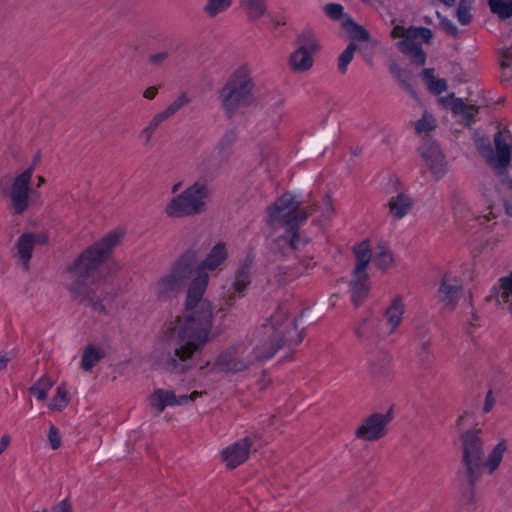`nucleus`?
Segmentation results:
<instances>
[{
  "label": "nucleus",
  "instance_id": "nucleus-1",
  "mask_svg": "<svg viewBox=\"0 0 512 512\" xmlns=\"http://www.w3.org/2000/svg\"><path fill=\"white\" fill-rule=\"evenodd\" d=\"M226 257L227 253L222 244L214 246L207 258L201 262L196 255L197 261L193 271L196 277L187 292V314L185 317L177 318L167 328L168 350L159 361L162 369L182 374L194 365V355L207 341L212 321L211 305L203 299L208 284L206 270L217 269Z\"/></svg>",
  "mask_w": 512,
  "mask_h": 512
},
{
  "label": "nucleus",
  "instance_id": "nucleus-2",
  "mask_svg": "<svg viewBox=\"0 0 512 512\" xmlns=\"http://www.w3.org/2000/svg\"><path fill=\"white\" fill-rule=\"evenodd\" d=\"M308 211L301 208L300 202L289 193H285L268 208V222L274 233V249L283 255L304 246V241L298 236L297 230L306 221Z\"/></svg>",
  "mask_w": 512,
  "mask_h": 512
},
{
  "label": "nucleus",
  "instance_id": "nucleus-3",
  "mask_svg": "<svg viewBox=\"0 0 512 512\" xmlns=\"http://www.w3.org/2000/svg\"><path fill=\"white\" fill-rule=\"evenodd\" d=\"M480 434V429H471L460 437L462 442V464L465 469V477L471 488L480 478L484 467L488 468L489 473H493L497 469L506 451V444L501 441L485 458L484 441Z\"/></svg>",
  "mask_w": 512,
  "mask_h": 512
},
{
  "label": "nucleus",
  "instance_id": "nucleus-4",
  "mask_svg": "<svg viewBox=\"0 0 512 512\" xmlns=\"http://www.w3.org/2000/svg\"><path fill=\"white\" fill-rule=\"evenodd\" d=\"M279 345L273 343L239 344L226 350L216 360L215 365L226 373H240L259 366L264 360L274 356Z\"/></svg>",
  "mask_w": 512,
  "mask_h": 512
},
{
  "label": "nucleus",
  "instance_id": "nucleus-5",
  "mask_svg": "<svg viewBox=\"0 0 512 512\" xmlns=\"http://www.w3.org/2000/svg\"><path fill=\"white\" fill-rule=\"evenodd\" d=\"M255 83L247 67L237 68L218 91V100L225 114L231 118L240 107L254 101Z\"/></svg>",
  "mask_w": 512,
  "mask_h": 512
},
{
  "label": "nucleus",
  "instance_id": "nucleus-6",
  "mask_svg": "<svg viewBox=\"0 0 512 512\" xmlns=\"http://www.w3.org/2000/svg\"><path fill=\"white\" fill-rule=\"evenodd\" d=\"M69 271L73 276L70 291L80 302L94 306L91 297L96 273V249L94 246L83 251L69 267Z\"/></svg>",
  "mask_w": 512,
  "mask_h": 512
},
{
  "label": "nucleus",
  "instance_id": "nucleus-7",
  "mask_svg": "<svg viewBox=\"0 0 512 512\" xmlns=\"http://www.w3.org/2000/svg\"><path fill=\"white\" fill-rule=\"evenodd\" d=\"M196 251L188 250L172 265L170 271L154 285V293L160 300L174 297L193 274Z\"/></svg>",
  "mask_w": 512,
  "mask_h": 512
},
{
  "label": "nucleus",
  "instance_id": "nucleus-8",
  "mask_svg": "<svg viewBox=\"0 0 512 512\" xmlns=\"http://www.w3.org/2000/svg\"><path fill=\"white\" fill-rule=\"evenodd\" d=\"M210 191L206 183L196 181L182 193L172 198L165 207L170 217L193 216L206 210Z\"/></svg>",
  "mask_w": 512,
  "mask_h": 512
},
{
  "label": "nucleus",
  "instance_id": "nucleus-9",
  "mask_svg": "<svg viewBox=\"0 0 512 512\" xmlns=\"http://www.w3.org/2000/svg\"><path fill=\"white\" fill-rule=\"evenodd\" d=\"M510 140L511 136L508 132L499 131L494 137L496 152L494 153L490 145H487L481 149V153L493 167L495 173L501 177V181L506 182L512 188V144Z\"/></svg>",
  "mask_w": 512,
  "mask_h": 512
},
{
  "label": "nucleus",
  "instance_id": "nucleus-10",
  "mask_svg": "<svg viewBox=\"0 0 512 512\" xmlns=\"http://www.w3.org/2000/svg\"><path fill=\"white\" fill-rule=\"evenodd\" d=\"M287 313L285 307L281 305L269 318V323L264 326L265 333L269 334V337L264 343L279 345L280 349L284 346L298 345L302 341V334L298 331L296 322L287 321Z\"/></svg>",
  "mask_w": 512,
  "mask_h": 512
},
{
  "label": "nucleus",
  "instance_id": "nucleus-11",
  "mask_svg": "<svg viewBox=\"0 0 512 512\" xmlns=\"http://www.w3.org/2000/svg\"><path fill=\"white\" fill-rule=\"evenodd\" d=\"M393 38H402L397 46L400 51L409 56L411 61L417 65H424L426 54L421 48V41L428 43L432 38V32L424 27H409L408 29L395 25L391 31Z\"/></svg>",
  "mask_w": 512,
  "mask_h": 512
},
{
  "label": "nucleus",
  "instance_id": "nucleus-12",
  "mask_svg": "<svg viewBox=\"0 0 512 512\" xmlns=\"http://www.w3.org/2000/svg\"><path fill=\"white\" fill-rule=\"evenodd\" d=\"M31 169L18 174L3 194L9 200V207L13 215L20 216L30 207Z\"/></svg>",
  "mask_w": 512,
  "mask_h": 512
},
{
  "label": "nucleus",
  "instance_id": "nucleus-13",
  "mask_svg": "<svg viewBox=\"0 0 512 512\" xmlns=\"http://www.w3.org/2000/svg\"><path fill=\"white\" fill-rule=\"evenodd\" d=\"M392 420V409L386 414L373 413L363 419L355 432V436L365 441H376L387 433V425Z\"/></svg>",
  "mask_w": 512,
  "mask_h": 512
},
{
  "label": "nucleus",
  "instance_id": "nucleus-14",
  "mask_svg": "<svg viewBox=\"0 0 512 512\" xmlns=\"http://www.w3.org/2000/svg\"><path fill=\"white\" fill-rule=\"evenodd\" d=\"M418 150L432 175L437 180L443 177L446 171V161L438 144L427 139Z\"/></svg>",
  "mask_w": 512,
  "mask_h": 512
},
{
  "label": "nucleus",
  "instance_id": "nucleus-15",
  "mask_svg": "<svg viewBox=\"0 0 512 512\" xmlns=\"http://www.w3.org/2000/svg\"><path fill=\"white\" fill-rule=\"evenodd\" d=\"M202 392L194 391L190 395L176 396L172 390L157 389L150 398L151 406L160 414L167 406L185 405L189 401H194Z\"/></svg>",
  "mask_w": 512,
  "mask_h": 512
},
{
  "label": "nucleus",
  "instance_id": "nucleus-16",
  "mask_svg": "<svg viewBox=\"0 0 512 512\" xmlns=\"http://www.w3.org/2000/svg\"><path fill=\"white\" fill-rule=\"evenodd\" d=\"M461 289L462 281L458 277L447 273L442 278L437 297L444 306L453 310L456 307Z\"/></svg>",
  "mask_w": 512,
  "mask_h": 512
},
{
  "label": "nucleus",
  "instance_id": "nucleus-17",
  "mask_svg": "<svg viewBox=\"0 0 512 512\" xmlns=\"http://www.w3.org/2000/svg\"><path fill=\"white\" fill-rule=\"evenodd\" d=\"M46 240L47 238L45 235L32 232L24 233L18 238L16 242V249L24 270L29 269V261L32 257L34 246L36 244H44Z\"/></svg>",
  "mask_w": 512,
  "mask_h": 512
},
{
  "label": "nucleus",
  "instance_id": "nucleus-18",
  "mask_svg": "<svg viewBox=\"0 0 512 512\" xmlns=\"http://www.w3.org/2000/svg\"><path fill=\"white\" fill-rule=\"evenodd\" d=\"M252 440L246 437L222 451V459L230 469L236 468L248 458Z\"/></svg>",
  "mask_w": 512,
  "mask_h": 512
},
{
  "label": "nucleus",
  "instance_id": "nucleus-19",
  "mask_svg": "<svg viewBox=\"0 0 512 512\" xmlns=\"http://www.w3.org/2000/svg\"><path fill=\"white\" fill-rule=\"evenodd\" d=\"M126 230L122 227L113 229L98 240V265L101 259L113 258L114 250L121 245Z\"/></svg>",
  "mask_w": 512,
  "mask_h": 512
},
{
  "label": "nucleus",
  "instance_id": "nucleus-20",
  "mask_svg": "<svg viewBox=\"0 0 512 512\" xmlns=\"http://www.w3.org/2000/svg\"><path fill=\"white\" fill-rule=\"evenodd\" d=\"M223 160V157L214 150L202 154L195 162V169L200 178L199 181L206 183L211 180Z\"/></svg>",
  "mask_w": 512,
  "mask_h": 512
},
{
  "label": "nucleus",
  "instance_id": "nucleus-21",
  "mask_svg": "<svg viewBox=\"0 0 512 512\" xmlns=\"http://www.w3.org/2000/svg\"><path fill=\"white\" fill-rule=\"evenodd\" d=\"M251 265L252 259L250 257H247L240 265L233 283V292H230L227 297L224 298L225 304L232 305L236 295L242 296L243 292L251 282Z\"/></svg>",
  "mask_w": 512,
  "mask_h": 512
},
{
  "label": "nucleus",
  "instance_id": "nucleus-22",
  "mask_svg": "<svg viewBox=\"0 0 512 512\" xmlns=\"http://www.w3.org/2000/svg\"><path fill=\"white\" fill-rule=\"evenodd\" d=\"M353 274L354 278L350 284L351 299L355 306H359L368 295L370 282L367 273L359 272Z\"/></svg>",
  "mask_w": 512,
  "mask_h": 512
},
{
  "label": "nucleus",
  "instance_id": "nucleus-23",
  "mask_svg": "<svg viewBox=\"0 0 512 512\" xmlns=\"http://www.w3.org/2000/svg\"><path fill=\"white\" fill-rule=\"evenodd\" d=\"M413 201L411 197L403 192L392 196L388 201L390 215L396 219H402L412 209Z\"/></svg>",
  "mask_w": 512,
  "mask_h": 512
},
{
  "label": "nucleus",
  "instance_id": "nucleus-24",
  "mask_svg": "<svg viewBox=\"0 0 512 512\" xmlns=\"http://www.w3.org/2000/svg\"><path fill=\"white\" fill-rule=\"evenodd\" d=\"M353 252L357 261L353 273H366L369 262L373 261V251L371 250L369 239H365L355 246Z\"/></svg>",
  "mask_w": 512,
  "mask_h": 512
},
{
  "label": "nucleus",
  "instance_id": "nucleus-25",
  "mask_svg": "<svg viewBox=\"0 0 512 512\" xmlns=\"http://www.w3.org/2000/svg\"><path fill=\"white\" fill-rule=\"evenodd\" d=\"M299 276V272L289 266H278L273 275L268 280L271 288H281L295 280Z\"/></svg>",
  "mask_w": 512,
  "mask_h": 512
},
{
  "label": "nucleus",
  "instance_id": "nucleus-26",
  "mask_svg": "<svg viewBox=\"0 0 512 512\" xmlns=\"http://www.w3.org/2000/svg\"><path fill=\"white\" fill-rule=\"evenodd\" d=\"M373 262L381 270L391 267L394 258L390 249L385 243L380 242L373 250Z\"/></svg>",
  "mask_w": 512,
  "mask_h": 512
},
{
  "label": "nucleus",
  "instance_id": "nucleus-27",
  "mask_svg": "<svg viewBox=\"0 0 512 512\" xmlns=\"http://www.w3.org/2000/svg\"><path fill=\"white\" fill-rule=\"evenodd\" d=\"M391 361V357L387 354L379 355L375 360L370 363L369 371L370 374L378 380L386 378L390 371L388 364Z\"/></svg>",
  "mask_w": 512,
  "mask_h": 512
},
{
  "label": "nucleus",
  "instance_id": "nucleus-28",
  "mask_svg": "<svg viewBox=\"0 0 512 512\" xmlns=\"http://www.w3.org/2000/svg\"><path fill=\"white\" fill-rule=\"evenodd\" d=\"M289 64L294 71L303 72L312 67L313 59L307 52L297 49L291 54Z\"/></svg>",
  "mask_w": 512,
  "mask_h": 512
},
{
  "label": "nucleus",
  "instance_id": "nucleus-29",
  "mask_svg": "<svg viewBox=\"0 0 512 512\" xmlns=\"http://www.w3.org/2000/svg\"><path fill=\"white\" fill-rule=\"evenodd\" d=\"M389 71L403 89L411 96H416L415 90L409 83L410 74L406 70L401 68L396 62H391L389 64Z\"/></svg>",
  "mask_w": 512,
  "mask_h": 512
},
{
  "label": "nucleus",
  "instance_id": "nucleus-30",
  "mask_svg": "<svg viewBox=\"0 0 512 512\" xmlns=\"http://www.w3.org/2000/svg\"><path fill=\"white\" fill-rule=\"evenodd\" d=\"M447 101L455 114L462 115L467 120L472 119L478 112L476 106L466 104L462 99L451 97Z\"/></svg>",
  "mask_w": 512,
  "mask_h": 512
},
{
  "label": "nucleus",
  "instance_id": "nucleus-31",
  "mask_svg": "<svg viewBox=\"0 0 512 512\" xmlns=\"http://www.w3.org/2000/svg\"><path fill=\"white\" fill-rule=\"evenodd\" d=\"M96 366V345L88 343L81 352L80 369L83 372H92Z\"/></svg>",
  "mask_w": 512,
  "mask_h": 512
},
{
  "label": "nucleus",
  "instance_id": "nucleus-32",
  "mask_svg": "<svg viewBox=\"0 0 512 512\" xmlns=\"http://www.w3.org/2000/svg\"><path fill=\"white\" fill-rule=\"evenodd\" d=\"M403 313L404 304L401 298H396L385 312L387 322L391 325L392 331L400 324Z\"/></svg>",
  "mask_w": 512,
  "mask_h": 512
},
{
  "label": "nucleus",
  "instance_id": "nucleus-33",
  "mask_svg": "<svg viewBox=\"0 0 512 512\" xmlns=\"http://www.w3.org/2000/svg\"><path fill=\"white\" fill-rule=\"evenodd\" d=\"M422 79L425 81L429 90L435 94H440L447 90V83L444 79L434 77V70L431 68L423 70Z\"/></svg>",
  "mask_w": 512,
  "mask_h": 512
},
{
  "label": "nucleus",
  "instance_id": "nucleus-34",
  "mask_svg": "<svg viewBox=\"0 0 512 512\" xmlns=\"http://www.w3.org/2000/svg\"><path fill=\"white\" fill-rule=\"evenodd\" d=\"M297 43L299 45V50L307 52L311 56L320 48L316 38L311 31L302 32L297 38Z\"/></svg>",
  "mask_w": 512,
  "mask_h": 512
},
{
  "label": "nucleus",
  "instance_id": "nucleus-35",
  "mask_svg": "<svg viewBox=\"0 0 512 512\" xmlns=\"http://www.w3.org/2000/svg\"><path fill=\"white\" fill-rule=\"evenodd\" d=\"M231 4L232 0H207L203 11L209 18H214L228 10Z\"/></svg>",
  "mask_w": 512,
  "mask_h": 512
},
{
  "label": "nucleus",
  "instance_id": "nucleus-36",
  "mask_svg": "<svg viewBox=\"0 0 512 512\" xmlns=\"http://www.w3.org/2000/svg\"><path fill=\"white\" fill-rule=\"evenodd\" d=\"M247 16L251 20H256L266 13V5L264 0H249L241 4Z\"/></svg>",
  "mask_w": 512,
  "mask_h": 512
},
{
  "label": "nucleus",
  "instance_id": "nucleus-37",
  "mask_svg": "<svg viewBox=\"0 0 512 512\" xmlns=\"http://www.w3.org/2000/svg\"><path fill=\"white\" fill-rule=\"evenodd\" d=\"M120 268L119 263L114 258L101 259L98 265V281L107 280L114 275Z\"/></svg>",
  "mask_w": 512,
  "mask_h": 512
},
{
  "label": "nucleus",
  "instance_id": "nucleus-38",
  "mask_svg": "<svg viewBox=\"0 0 512 512\" xmlns=\"http://www.w3.org/2000/svg\"><path fill=\"white\" fill-rule=\"evenodd\" d=\"M488 4L491 12L497 14L500 19H507L512 16V0L510 2L489 0Z\"/></svg>",
  "mask_w": 512,
  "mask_h": 512
},
{
  "label": "nucleus",
  "instance_id": "nucleus-39",
  "mask_svg": "<svg viewBox=\"0 0 512 512\" xmlns=\"http://www.w3.org/2000/svg\"><path fill=\"white\" fill-rule=\"evenodd\" d=\"M343 27L355 40L367 41L369 39L368 32L351 19H346L342 23Z\"/></svg>",
  "mask_w": 512,
  "mask_h": 512
},
{
  "label": "nucleus",
  "instance_id": "nucleus-40",
  "mask_svg": "<svg viewBox=\"0 0 512 512\" xmlns=\"http://www.w3.org/2000/svg\"><path fill=\"white\" fill-rule=\"evenodd\" d=\"M358 46L351 42L347 48L340 54L338 60V69L341 73H345L347 71L348 64L352 61L354 52L357 50Z\"/></svg>",
  "mask_w": 512,
  "mask_h": 512
},
{
  "label": "nucleus",
  "instance_id": "nucleus-41",
  "mask_svg": "<svg viewBox=\"0 0 512 512\" xmlns=\"http://www.w3.org/2000/svg\"><path fill=\"white\" fill-rule=\"evenodd\" d=\"M68 402L69 397L66 390L62 386H59L56 396L52 399L48 407L51 410L62 411L67 406Z\"/></svg>",
  "mask_w": 512,
  "mask_h": 512
},
{
  "label": "nucleus",
  "instance_id": "nucleus-42",
  "mask_svg": "<svg viewBox=\"0 0 512 512\" xmlns=\"http://www.w3.org/2000/svg\"><path fill=\"white\" fill-rule=\"evenodd\" d=\"M236 140L235 133L233 131L226 132L216 145L214 151L225 158L227 150L233 145Z\"/></svg>",
  "mask_w": 512,
  "mask_h": 512
},
{
  "label": "nucleus",
  "instance_id": "nucleus-43",
  "mask_svg": "<svg viewBox=\"0 0 512 512\" xmlns=\"http://www.w3.org/2000/svg\"><path fill=\"white\" fill-rule=\"evenodd\" d=\"M435 127V119L431 114L424 113L422 118L415 124V129L418 133L429 132Z\"/></svg>",
  "mask_w": 512,
  "mask_h": 512
},
{
  "label": "nucleus",
  "instance_id": "nucleus-44",
  "mask_svg": "<svg viewBox=\"0 0 512 512\" xmlns=\"http://www.w3.org/2000/svg\"><path fill=\"white\" fill-rule=\"evenodd\" d=\"M190 102L189 97L186 94H181L175 101H173L163 113L169 118L174 115L178 110L187 105Z\"/></svg>",
  "mask_w": 512,
  "mask_h": 512
},
{
  "label": "nucleus",
  "instance_id": "nucleus-45",
  "mask_svg": "<svg viewBox=\"0 0 512 512\" xmlns=\"http://www.w3.org/2000/svg\"><path fill=\"white\" fill-rule=\"evenodd\" d=\"M469 3L467 0H461L458 4L457 8V17L458 21L462 25H467L471 20V15L469 14Z\"/></svg>",
  "mask_w": 512,
  "mask_h": 512
},
{
  "label": "nucleus",
  "instance_id": "nucleus-46",
  "mask_svg": "<svg viewBox=\"0 0 512 512\" xmlns=\"http://www.w3.org/2000/svg\"><path fill=\"white\" fill-rule=\"evenodd\" d=\"M48 441L53 450H57L61 446L60 432L54 425H51L48 430Z\"/></svg>",
  "mask_w": 512,
  "mask_h": 512
},
{
  "label": "nucleus",
  "instance_id": "nucleus-47",
  "mask_svg": "<svg viewBox=\"0 0 512 512\" xmlns=\"http://www.w3.org/2000/svg\"><path fill=\"white\" fill-rule=\"evenodd\" d=\"M324 10L326 14L333 19H340L343 16V7L340 4H327Z\"/></svg>",
  "mask_w": 512,
  "mask_h": 512
},
{
  "label": "nucleus",
  "instance_id": "nucleus-48",
  "mask_svg": "<svg viewBox=\"0 0 512 512\" xmlns=\"http://www.w3.org/2000/svg\"><path fill=\"white\" fill-rule=\"evenodd\" d=\"M440 25L446 33L453 35V36L457 35V31H458L457 27L454 25V23L451 20L446 19V18H441Z\"/></svg>",
  "mask_w": 512,
  "mask_h": 512
},
{
  "label": "nucleus",
  "instance_id": "nucleus-49",
  "mask_svg": "<svg viewBox=\"0 0 512 512\" xmlns=\"http://www.w3.org/2000/svg\"><path fill=\"white\" fill-rule=\"evenodd\" d=\"M35 384L48 393V391L53 387L54 382L47 375H44Z\"/></svg>",
  "mask_w": 512,
  "mask_h": 512
},
{
  "label": "nucleus",
  "instance_id": "nucleus-50",
  "mask_svg": "<svg viewBox=\"0 0 512 512\" xmlns=\"http://www.w3.org/2000/svg\"><path fill=\"white\" fill-rule=\"evenodd\" d=\"M166 119H168V117L162 111L153 117L152 121L147 126V128L149 130L154 131L159 126V124L165 121Z\"/></svg>",
  "mask_w": 512,
  "mask_h": 512
},
{
  "label": "nucleus",
  "instance_id": "nucleus-51",
  "mask_svg": "<svg viewBox=\"0 0 512 512\" xmlns=\"http://www.w3.org/2000/svg\"><path fill=\"white\" fill-rule=\"evenodd\" d=\"M168 52H160L149 56V62L153 65L159 66L164 60L168 58Z\"/></svg>",
  "mask_w": 512,
  "mask_h": 512
},
{
  "label": "nucleus",
  "instance_id": "nucleus-52",
  "mask_svg": "<svg viewBox=\"0 0 512 512\" xmlns=\"http://www.w3.org/2000/svg\"><path fill=\"white\" fill-rule=\"evenodd\" d=\"M52 510L53 512H72V507L70 502L67 499H65L56 504Z\"/></svg>",
  "mask_w": 512,
  "mask_h": 512
},
{
  "label": "nucleus",
  "instance_id": "nucleus-53",
  "mask_svg": "<svg viewBox=\"0 0 512 512\" xmlns=\"http://www.w3.org/2000/svg\"><path fill=\"white\" fill-rule=\"evenodd\" d=\"M29 392L36 395L37 399L40 401H44L47 398V392L44 391V389H41L36 384H33L29 388Z\"/></svg>",
  "mask_w": 512,
  "mask_h": 512
},
{
  "label": "nucleus",
  "instance_id": "nucleus-54",
  "mask_svg": "<svg viewBox=\"0 0 512 512\" xmlns=\"http://www.w3.org/2000/svg\"><path fill=\"white\" fill-rule=\"evenodd\" d=\"M494 404H495V398L493 397L492 391L489 390L487 395H486V398H485V403H484L483 411L485 413L490 412L491 409L493 408Z\"/></svg>",
  "mask_w": 512,
  "mask_h": 512
},
{
  "label": "nucleus",
  "instance_id": "nucleus-55",
  "mask_svg": "<svg viewBox=\"0 0 512 512\" xmlns=\"http://www.w3.org/2000/svg\"><path fill=\"white\" fill-rule=\"evenodd\" d=\"M283 100L276 99L273 103H271L268 107V110L276 114L277 120L280 118V115L277 113L278 109L282 106Z\"/></svg>",
  "mask_w": 512,
  "mask_h": 512
},
{
  "label": "nucleus",
  "instance_id": "nucleus-56",
  "mask_svg": "<svg viewBox=\"0 0 512 512\" xmlns=\"http://www.w3.org/2000/svg\"><path fill=\"white\" fill-rule=\"evenodd\" d=\"M156 94L157 88L155 86H151L144 91L143 96L147 99H153L156 96Z\"/></svg>",
  "mask_w": 512,
  "mask_h": 512
},
{
  "label": "nucleus",
  "instance_id": "nucleus-57",
  "mask_svg": "<svg viewBox=\"0 0 512 512\" xmlns=\"http://www.w3.org/2000/svg\"><path fill=\"white\" fill-rule=\"evenodd\" d=\"M488 212L483 214L482 216H479V220H485V221H489L491 218H495L496 215L495 213L493 212V207L490 205L488 208H487Z\"/></svg>",
  "mask_w": 512,
  "mask_h": 512
},
{
  "label": "nucleus",
  "instance_id": "nucleus-58",
  "mask_svg": "<svg viewBox=\"0 0 512 512\" xmlns=\"http://www.w3.org/2000/svg\"><path fill=\"white\" fill-rule=\"evenodd\" d=\"M332 211H333V207L331 205L330 199L328 198L326 205H325L324 212H323V216L328 217L332 213Z\"/></svg>",
  "mask_w": 512,
  "mask_h": 512
},
{
  "label": "nucleus",
  "instance_id": "nucleus-59",
  "mask_svg": "<svg viewBox=\"0 0 512 512\" xmlns=\"http://www.w3.org/2000/svg\"><path fill=\"white\" fill-rule=\"evenodd\" d=\"M9 360H10L9 357H7L6 355L0 354V371L6 368Z\"/></svg>",
  "mask_w": 512,
  "mask_h": 512
},
{
  "label": "nucleus",
  "instance_id": "nucleus-60",
  "mask_svg": "<svg viewBox=\"0 0 512 512\" xmlns=\"http://www.w3.org/2000/svg\"><path fill=\"white\" fill-rule=\"evenodd\" d=\"M154 131L152 130H149L147 127L142 131V134L145 136L146 138V141L145 143L148 144L150 142V139H151V136H152V133Z\"/></svg>",
  "mask_w": 512,
  "mask_h": 512
},
{
  "label": "nucleus",
  "instance_id": "nucleus-61",
  "mask_svg": "<svg viewBox=\"0 0 512 512\" xmlns=\"http://www.w3.org/2000/svg\"><path fill=\"white\" fill-rule=\"evenodd\" d=\"M505 210H506V213L512 217V206L509 205L508 203H505Z\"/></svg>",
  "mask_w": 512,
  "mask_h": 512
},
{
  "label": "nucleus",
  "instance_id": "nucleus-62",
  "mask_svg": "<svg viewBox=\"0 0 512 512\" xmlns=\"http://www.w3.org/2000/svg\"><path fill=\"white\" fill-rule=\"evenodd\" d=\"M355 333H356L358 338H363L364 337V332H363L362 328H360V327L355 330Z\"/></svg>",
  "mask_w": 512,
  "mask_h": 512
},
{
  "label": "nucleus",
  "instance_id": "nucleus-63",
  "mask_svg": "<svg viewBox=\"0 0 512 512\" xmlns=\"http://www.w3.org/2000/svg\"><path fill=\"white\" fill-rule=\"evenodd\" d=\"M99 313H104V314H106V313H107V310H106V308H105V306H104V305H99V304H98V314H99Z\"/></svg>",
  "mask_w": 512,
  "mask_h": 512
},
{
  "label": "nucleus",
  "instance_id": "nucleus-64",
  "mask_svg": "<svg viewBox=\"0 0 512 512\" xmlns=\"http://www.w3.org/2000/svg\"><path fill=\"white\" fill-rule=\"evenodd\" d=\"M44 182H45L44 177L38 176V184H37V186L40 187Z\"/></svg>",
  "mask_w": 512,
  "mask_h": 512
}]
</instances>
